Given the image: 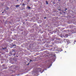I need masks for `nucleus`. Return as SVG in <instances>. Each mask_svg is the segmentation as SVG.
<instances>
[{
    "label": "nucleus",
    "mask_w": 76,
    "mask_h": 76,
    "mask_svg": "<svg viewBox=\"0 0 76 76\" xmlns=\"http://www.w3.org/2000/svg\"><path fill=\"white\" fill-rule=\"evenodd\" d=\"M63 36L64 38H67V37H68V34H64Z\"/></svg>",
    "instance_id": "f257e3e1"
},
{
    "label": "nucleus",
    "mask_w": 76,
    "mask_h": 76,
    "mask_svg": "<svg viewBox=\"0 0 76 76\" xmlns=\"http://www.w3.org/2000/svg\"><path fill=\"white\" fill-rule=\"evenodd\" d=\"M41 70H42V69L40 68H38L37 69V72H41Z\"/></svg>",
    "instance_id": "f03ea898"
},
{
    "label": "nucleus",
    "mask_w": 76,
    "mask_h": 76,
    "mask_svg": "<svg viewBox=\"0 0 76 76\" xmlns=\"http://www.w3.org/2000/svg\"><path fill=\"white\" fill-rule=\"evenodd\" d=\"M20 6V5H17L16 6V7H19Z\"/></svg>",
    "instance_id": "7ed1b4c3"
},
{
    "label": "nucleus",
    "mask_w": 76,
    "mask_h": 76,
    "mask_svg": "<svg viewBox=\"0 0 76 76\" xmlns=\"http://www.w3.org/2000/svg\"><path fill=\"white\" fill-rule=\"evenodd\" d=\"M46 3L47 4H48V1H46Z\"/></svg>",
    "instance_id": "20e7f679"
},
{
    "label": "nucleus",
    "mask_w": 76,
    "mask_h": 76,
    "mask_svg": "<svg viewBox=\"0 0 76 76\" xmlns=\"http://www.w3.org/2000/svg\"><path fill=\"white\" fill-rule=\"evenodd\" d=\"M22 6H25V4L23 3V4H22Z\"/></svg>",
    "instance_id": "39448f33"
},
{
    "label": "nucleus",
    "mask_w": 76,
    "mask_h": 76,
    "mask_svg": "<svg viewBox=\"0 0 76 76\" xmlns=\"http://www.w3.org/2000/svg\"><path fill=\"white\" fill-rule=\"evenodd\" d=\"M28 7L29 9H31V7Z\"/></svg>",
    "instance_id": "423d86ee"
},
{
    "label": "nucleus",
    "mask_w": 76,
    "mask_h": 76,
    "mask_svg": "<svg viewBox=\"0 0 76 76\" xmlns=\"http://www.w3.org/2000/svg\"><path fill=\"white\" fill-rule=\"evenodd\" d=\"M67 10V8H65V9L64 10V11H66Z\"/></svg>",
    "instance_id": "0eeeda50"
},
{
    "label": "nucleus",
    "mask_w": 76,
    "mask_h": 76,
    "mask_svg": "<svg viewBox=\"0 0 76 76\" xmlns=\"http://www.w3.org/2000/svg\"><path fill=\"white\" fill-rule=\"evenodd\" d=\"M7 48H3V49L4 50V49H6Z\"/></svg>",
    "instance_id": "6e6552de"
},
{
    "label": "nucleus",
    "mask_w": 76,
    "mask_h": 76,
    "mask_svg": "<svg viewBox=\"0 0 76 76\" xmlns=\"http://www.w3.org/2000/svg\"><path fill=\"white\" fill-rule=\"evenodd\" d=\"M58 10H59L60 11H61V9H58Z\"/></svg>",
    "instance_id": "1a4fd4ad"
},
{
    "label": "nucleus",
    "mask_w": 76,
    "mask_h": 76,
    "mask_svg": "<svg viewBox=\"0 0 76 76\" xmlns=\"http://www.w3.org/2000/svg\"><path fill=\"white\" fill-rule=\"evenodd\" d=\"M3 67H4V65H2Z\"/></svg>",
    "instance_id": "9d476101"
},
{
    "label": "nucleus",
    "mask_w": 76,
    "mask_h": 76,
    "mask_svg": "<svg viewBox=\"0 0 76 76\" xmlns=\"http://www.w3.org/2000/svg\"><path fill=\"white\" fill-rule=\"evenodd\" d=\"M52 64H51L50 65V66H49V67H51V66Z\"/></svg>",
    "instance_id": "9b49d317"
},
{
    "label": "nucleus",
    "mask_w": 76,
    "mask_h": 76,
    "mask_svg": "<svg viewBox=\"0 0 76 76\" xmlns=\"http://www.w3.org/2000/svg\"><path fill=\"white\" fill-rule=\"evenodd\" d=\"M13 45V46H16V45Z\"/></svg>",
    "instance_id": "f8f14e48"
},
{
    "label": "nucleus",
    "mask_w": 76,
    "mask_h": 76,
    "mask_svg": "<svg viewBox=\"0 0 76 76\" xmlns=\"http://www.w3.org/2000/svg\"><path fill=\"white\" fill-rule=\"evenodd\" d=\"M16 54H15V53H14V56H15V55Z\"/></svg>",
    "instance_id": "ddd939ff"
},
{
    "label": "nucleus",
    "mask_w": 76,
    "mask_h": 76,
    "mask_svg": "<svg viewBox=\"0 0 76 76\" xmlns=\"http://www.w3.org/2000/svg\"><path fill=\"white\" fill-rule=\"evenodd\" d=\"M44 18V19H46V17H45Z\"/></svg>",
    "instance_id": "4468645a"
},
{
    "label": "nucleus",
    "mask_w": 76,
    "mask_h": 76,
    "mask_svg": "<svg viewBox=\"0 0 76 76\" xmlns=\"http://www.w3.org/2000/svg\"><path fill=\"white\" fill-rule=\"evenodd\" d=\"M74 42H76V41H75V40L74 41Z\"/></svg>",
    "instance_id": "2eb2a0df"
},
{
    "label": "nucleus",
    "mask_w": 76,
    "mask_h": 76,
    "mask_svg": "<svg viewBox=\"0 0 76 76\" xmlns=\"http://www.w3.org/2000/svg\"><path fill=\"white\" fill-rule=\"evenodd\" d=\"M4 13V12H2V13Z\"/></svg>",
    "instance_id": "dca6fc26"
},
{
    "label": "nucleus",
    "mask_w": 76,
    "mask_h": 76,
    "mask_svg": "<svg viewBox=\"0 0 76 76\" xmlns=\"http://www.w3.org/2000/svg\"><path fill=\"white\" fill-rule=\"evenodd\" d=\"M16 57H18V56H17Z\"/></svg>",
    "instance_id": "f3484780"
},
{
    "label": "nucleus",
    "mask_w": 76,
    "mask_h": 76,
    "mask_svg": "<svg viewBox=\"0 0 76 76\" xmlns=\"http://www.w3.org/2000/svg\"><path fill=\"white\" fill-rule=\"evenodd\" d=\"M32 61V60H30V61Z\"/></svg>",
    "instance_id": "a211bd4d"
},
{
    "label": "nucleus",
    "mask_w": 76,
    "mask_h": 76,
    "mask_svg": "<svg viewBox=\"0 0 76 76\" xmlns=\"http://www.w3.org/2000/svg\"><path fill=\"white\" fill-rule=\"evenodd\" d=\"M29 64V63H28L27 65H28Z\"/></svg>",
    "instance_id": "6ab92c4d"
},
{
    "label": "nucleus",
    "mask_w": 76,
    "mask_h": 76,
    "mask_svg": "<svg viewBox=\"0 0 76 76\" xmlns=\"http://www.w3.org/2000/svg\"><path fill=\"white\" fill-rule=\"evenodd\" d=\"M17 1H18V0H17Z\"/></svg>",
    "instance_id": "aec40b11"
},
{
    "label": "nucleus",
    "mask_w": 76,
    "mask_h": 76,
    "mask_svg": "<svg viewBox=\"0 0 76 76\" xmlns=\"http://www.w3.org/2000/svg\"><path fill=\"white\" fill-rule=\"evenodd\" d=\"M27 20H26V21H27Z\"/></svg>",
    "instance_id": "412c9836"
}]
</instances>
